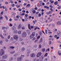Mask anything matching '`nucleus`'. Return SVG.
Listing matches in <instances>:
<instances>
[{
    "mask_svg": "<svg viewBox=\"0 0 61 61\" xmlns=\"http://www.w3.org/2000/svg\"><path fill=\"white\" fill-rule=\"evenodd\" d=\"M25 57V56L24 55H21L20 56V57H21V58H23V57Z\"/></svg>",
    "mask_w": 61,
    "mask_h": 61,
    "instance_id": "obj_28",
    "label": "nucleus"
},
{
    "mask_svg": "<svg viewBox=\"0 0 61 61\" xmlns=\"http://www.w3.org/2000/svg\"><path fill=\"white\" fill-rule=\"evenodd\" d=\"M0 36L2 38H3V39H4V37H3V36H2V34H0Z\"/></svg>",
    "mask_w": 61,
    "mask_h": 61,
    "instance_id": "obj_23",
    "label": "nucleus"
},
{
    "mask_svg": "<svg viewBox=\"0 0 61 61\" xmlns=\"http://www.w3.org/2000/svg\"><path fill=\"white\" fill-rule=\"evenodd\" d=\"M9 1L11 3H13V1H12V0H10Z\"/></svg>",
    "mask_w": 61,
    "mask_h": 61,
    "instance_id": "obj_49",
    "label": "nucleus"
},
{
    "mask_svg": "<svg viewBox=\"0 0 61 61\" xmlns=\"http://www.w3.org/2000/svg\"><path fill=\"white\" fill-rule=\"evenodd\" d=\"M49 13H50V14H52V12L51 11H49Z\"/></svg>",
    "mask_w": 61,
    "mask_h": 61,
    "instance_id": "obj_56",
    "label": "nucleus"
},
{
    "mask_svg": "<svg viewBox=\"0 0 61 61\" xmlns=\"http://www.w3.org/2000/svg\"><path fill=\"white\" fill-rule=\"evenodd\" d=\"M2 8L3 9H5H5L6 8V7L5 6V7L4 6H2Z\"/></svg>",
    "mask_w": 61,
    "mask_h": 61,
    "instance_id": "obj_45",
    "label": "nucleus"
},
{
    "mask_svg": "<svg viewBox=\"0 0 61 61\" xmlns=\"http://www.w3.org/2000/svg\"><path fill=\"white\" fill-rule=\"evenodd\" d=\"M47 58H46L44 60V61H47Z\"/></svg>",
    "mask_w": 61,
    "mask_h": 61,
    "instance_id": "obj_40",
    "label": "nucleus"
},
{
    "mask_svg": "<svg viewBox=\"0 0 61 61\" xmlns=\"http://www.w3.org/2000/svg\"><path fill=\"white\" fill-rule=\"evenodd\" d=\"M35 9L36 10H37V7H36L35 8Z\"/></svg>",
    "mask_w": 61,
    "mask_h": 61,
    "instance_id": "obj_63",
    "label": "nucleus"
},
{
    "mask_svg": "<svg viewBox=\"0 0 61 61\" xmlns=\"http://www.w3.org/2000/svg\"><path fill=\"white\" fill-rule=\"evenodd\" d=\"M12 29L13 30H14V31H15L16 29V28L14 26H13L12 27Z\"/></svg>",
    "mask_w": 61,
    "mask_h": 61,
    "instance_id": "obj_15",
    "label": "nucleus"
},
{
    "mask_svg": "<svg viewBox=\"0 0 61 61\" xmlns=\"http://www.w3.org/2000/svg\"><path fill=\"white\" fill-rule=\"evenodd\" d=\"M15 6H17V8H19V7L20 6V5H15Z\"/></svg>",
    "mask_w": 61,
    "mask_h": 61,
    "instance_id": "obj_31",
    "label": "nucleus"
},
{
    "mask_svg": "<svg viewBox=\"0 0 61 61\" xmlns=\"http://www.w3.org/2000/svg\"><path fill=\"white\" fill-rule=\"evenodd\" d=\"M21 30H19L18 31V35H21Z\"/></svg>",
    "mask_w": 61,
    "mask_h": 61,
    "instance_id": "obj_14",
    "label": "nucleus"
},
{
    "mask_svg": "<svg viewBox=\"0 0 61 61\" xmlns=\"http://www.w3.org/2000/svg\"><path fill=\"white\" fill-rule=\"evenodd\" d=\"M23 58L21 57H18L17 59V61H21L22 60Z\"/></svg>",
    "mask_w": 61,
    "mask_h": 61,
    "instance_id": "obj_7",
    "label": "nucleus"
},
{
    "mask_svg": "<svg viewBox=\"0 0 61 61\" xmlns=\"http://www.w3.org/2000/svg\"><path fill=\"white\" fill-rule=\"evenodd\" d=\"M48 53H46V54L44 55V56L46 57V56H47V54Z\"/></svg>",
    "mask_w": 61,
    "mask_h": 61,
    "instance_id": "obj_36",
    "label": "nucleus"
},
{
    "mask_svg": "<svg viewBox=\"0 0 61 61\" xmlns=\"http://www.w3.org/2000/svg\"><path fill=\"white\" fill-rule=\"evenodd\" d=\"M51 41H49V45H51Z\"/></svg>",
    "mask_w": 61,
    "mask_h": 61,
    "instance_id": "obj_48",
    "label": "nucleus"
},
{
    "mask_svg": "<svg viewBox=\"0 0 61 61\" xmlns=\"http://www.w3.org/2000/svg\"><path fill=\"white\" fill-rule=\"evenodd\" d=\"M50 10H51V11H52V12H53V9H52V8H50Z\"/></svg>",
    "mask_w": 61,
    "mask_h": 61,
    "instance_id": "obj_51",
    "label": "nucleus"
},
{
    "mask_svg": "<svg viewBox=\"0 0 61 61\" xmlns=\"http://www.w3.org/2000/svg\"><path fill=\"white\" fill-rule=\"evenodd\" d=\"M13 37L14 39L15 40H17L18 39V37L17 36V35H15L13 36Z\"/></svg>",
    "mask_w": 61,
    "mask_h": 61,
    "instance_id": "obj_6",
    "label": "nucleus"
},
{
    "mask_svg": "<svg viewBox=\"0 0 61 61\" xmlns=\"http://www.w3.org/2000/svg\"><path fill=\"white\" fill-rule=\"evenodd\" d=\"M36 56V54L32 53L30 55V56L32 57H35Z\"/></svg>",
    "mask_w": 61,
    "mask_h": 61,
    "instance_id": "obj_9",
    "label": "nucleus"
},
{
    "mask_svg": "<svg viewBox=\"0 0 61 61\" xmlns=\"http://www.w3.org/2000/svg\"><path fill=\"white\" fill-rule=\"evenodd\" d=\"M25 13H22L21 14V15L22 16H23V15H25Z\"/></svg>",
    "mask_w": 61,
    "mask_h": 61,
    "instance_id": "obj_52",
    "label": "nucleus"
},
{
    "mask_svg": "<svg viewBox=\"0 0 61 61\" xmlns=\"http://www.w3.org/2000/svg\"><path fill=\"white\" fill-rule=\"evenodd\" d=\"M39 58L40 59L43 60L44 58V56H41Z\"/></svg>",
    "mask_w": 61,
    "mask_h": 61,
    "instance_id": "obj_11",
    "label": "nucleus"
},
{
    "mask_svg": "<svg viewBox=\"0 0 61 61\" xmlns=\"http://www.w3.org/2000/svg\"><path fill=\"white\" fill-rule=\"evenodd\" d=\"M21 27H22V25L21 24H20L18 26L17 28L18 29H20L21 28Z\"/></svg>",
    "mask_w": 61,
    "mask_h": 61,
    "instance_id": "obj_10",
    "label": "nucleus"
},
{
    "mask_svg": "<svg viewBox=\"0 0 61 61\" xmlns=\"http://www.w3.org/2000/svg\"><path fill=\"white\" fill-rule=\"evenodd\" d=\"M57 35L58 36H61V32L59 31H57Z\"/></svg>",
    "mask_w": 61,
    "mask_h": 61,
    "instance_id": "obj_8",
    "label": "nucleus"
},
{
    "mask_svg": "<svg viewBox=\"0 0 61 61\" xmlns=\"http://www.w3.org/2000/svg\"><path fill=\"white\" fill-rule=\"evenodd\" d=\"M42 55V53L41 52H39L38 53L36 56L37 57H39L41 56Z\"/></svg>",
    "mask_w": 61,
    "mask_h": 61,
    "instance_id": "obj_2",
    "label": "nucleus"
},
{
    "mask_svg": "<svg viewBox=\"0 0 61 61\" xmlns=\"http://www.w3.org/2000/svg\"><path fill=\"white\" fill-rule=\"evenodd\" d=\"M2 29H5V27H3L2 28Z\"/></svg>",
    "mask_w": 61,
    "mask_h": 61,
    "instance_id": "obj_55",
    "label": "nucleus"
},
{
    "mask_svg": "<svg viewBox=\"0 0 61 61\" xmlns=\"http://www.w3.org/2000/svg\"><path fill=\"white\" fill-rule=\"evenodd\" d=\"M8 57V55H4L2 57V58L3 59H5L6 58H7Z\"/></svg>",
    "mask_w": 61,
    "mask_h": 61,
    "instance_id": "obj_5",
    "label": "nucleus"
},
{
    "mask_svg": "<svg viewBox=\"0 0 61 61\" xmlns=\"http://www.w3.org/2000/svg\"><path fill=\"white\" fill-rule=\"evenodd\" d=\"M39 14V12H36V15H38Z\"/></svg>",
    "mask_w": 61,
    "mask_h": 61,
    "instance_id": "obj_58",
    "label": "nucleus"
},
{
    "mask_svg": "<svg viewBox=\"0 0 61 61\" xmlns=\"http://www.w3.org/2000/svg\"><path fill=\"white\" fill-rule=\"evenodd\" d=\"M14 33H15V34H17V33H18V31H17V30H15L14 31Z\"/></svg>",
    "mask_w": 61,
    "mask_h": 61,
    "instance_id": "obj_18",
    "label": "nucleus"
},
{
    "mask_svg": "<svg viewBox=\"0 0 61 61\" xmlns=\"http://www.w3.org/2000/svg\"><path fill=\"white\" fill-rule=\"evenodd\" d=\"M3 19V17L2 16H0V20H2Z\"/></svg>",
    "mask_w": 61,
    "mask_h": 61,
    "instance_id": "obj_35",
    "label": "nucleus"
},
{
    "mask_svg": "<svg viewBox=\"0 0 61 61\" xmlns=\"http://www.w3.org/2000/svg\"><path fill=\"white\" fill-rule=\"evenodd\" d=\"M36 22H37V21H36V20H35V21L33 20L32 21V22L33 23H34V24H35L36 23Z\"/></svg>",
    "mask_w": 61,
    "mask_h": 61,
    "instance_id": "obj_22",
    "label": "nucleus"
},
{
    "mask_svg": "<svg viewBox=\"0 0 61 61\" xmlns=\"http://www.w3.org/2000/svg\"><path fill=\"white\" fill-rule=\"evenodd\" d=\"M26 32H27L28 34H29L30 33V31L29 30H27L26 31Z\"/></svg>",
    "mask_w": 61,
    "mask_h": 61,
    "instance_id": "obj_12",
    "label": "nucleus"
},
{
    "mask_svg": "<svg viewBox=\"0 0 61 61\" xmlns=\"http://www.w3.org/2000/svg\"><path fill=\"white\" fill-rule=\"evenodd\" d=\"M25 48H22L21 50L22 51H25Z\"/></svg>",
    "mask_w": 61,
    "mask_h": 61,
    "instance_id": "obj_29",
    "label": "nucleus"
},
{
    "mask_svg": "<svg viewBox=\"0 0 61 61\" xmlns=\"http://www.w3.org/2000/svg\"><path fill=\"white\" fill-rule=\"evenodd\" d=\"M39 48H42V46H41V45L40 44L39 45Z\"/></svg>",
    "mask_w": 61,
    "mask_h": 61,
    "instance_id": "obj_32",
    "label": "nucleus"
},
{
    "mask_svg": "<svg viewBox=\"0 0 61 61\" xmlns=\"http://www.w3.org/2000/svg\"><path fill=\"white\" fill-rule=\"evenodd\" d=\"M49 7H50L51 8H53V6H52V5H50L49 6Z\"/></svg>",
    "mask_w": 61,
    "mask_h": 61,
    "instance_id": "obj_39",
    "label": "nucleus"
},
{
    "mask_svg": "<svg viewBox=\"0 0 61 61\" xmlns=\"http://www.w3.org/2000/svg\"><path fill=\"white\" fill-rule=\"evenodd\" d=\"M9 26H13V25H12V23H10L9 25Z\"/></svg>",
    "mask_w": 61,
    "mask_h": 61,
    "instance_id": "obj_44",
    "label": "nucleus"
},
{
    "mask_svg": "<svg viewBox=\"0 0 61 61\" xmlns=\"http://www.w3.org/2000/svg\"><path fill=\"white\" fill-rule=\"evenodd\" d=\"M43 41V39H41L40 41V42H38V44H40V43H41V42H42Z\"/></svg>",
    "mask_w": 61,
    "mask_h": 61,
    "instance_id": "obj_16",
    "label": "nucleus"
},
{
    "mask_svg": "<svg viewBox=\"0 0 61 61\" xmlns=\"http://www.w3.org/2000/svg\"><path fill=\"white\" fill-rule=\"evenodd\" d=\"M35 34L36 33H35V32H33L32 33L31 35L35 36Z\"/></svg>",
    "mask_w": 61,
    "mask_h": 61,
    "instance_id": "obj_17",
    "label": "nucleus"
},
{
    "mask_svg": "<svg viewBox=\"0 0 61 61\" xmlns=\"http://www.w3.org/2000/svg\"><path fill=\"white\" fill-rule=\"evenodd\" d=\"M27 35V34H26V32H24L23 33L22 36L23 37H25Z\"/></svg>",
    "mask_w": 61,
    "mask_h": 61,
    "instance_id": "obj_1",
    "label": "nucleus"
},
{
    "mask_svg": "<svg viewBox=\"0 0 61 61\" xmlns=\"http://www.w3.org/2000/svg\"><path fill=\"white\" fill-rule=\"evenodd\" d=\"M18 10L20 11H22V9H18Z\"/></svg>",
    "mask_w": 61,
    "mask_h": 61,
    "instance_id": "obj_60",
    "label": "nucleus"
},
{
    "mask_svg": "<svg viewBox=\"0 0 61 61\" xmlns=\"http://www.w3.org/2000/svg\"><path fill=\"white\" fill-rule=\"evenodd\" d=\"M3 41L2 40H0V45H2V43H3Z\"/></svg>",
    "mask_w": 61,
    "mask_h": 61,
    "instance_id": "obj_21",
    "label": "nucleus"
},
{
    "mask_svg": "<svg viewBox=\"0 0 61 61\" xmlns=\"http://www.w3.org/2000/svg\"><path fill=\"white\" fill-rule=\"evenodd\" d=\"M34 36L32 35H30V39H32V38H33V37H34Z\"/></svg>",
    "mask_w": 61,
    "mask_h": 61,
    "instance_id": "obj_13",
    "label": "nucleus"
},
{
    "mask_svg": "<svg viewBox=\"0 0 61 61\" xmlns=\"http://www.w3.org/2000/svg\"><path fill=\"white\" fill-rule=\"evenodd\" d=\"M39 34L40 35H42V32L41 31H40Z\"/></svg>",
    "mask_w": 61,
    "mask_h": 61,
    "instance_id": "obj_64",
    "label": "nucleus"
},
{
    "mask_svg": "<svg viewBox=\"0 0 61 61\" xmlns=\"http://www.w3.org/2000/svg\"><path fill=\"white\" fill-rule=\"evenodd\" d=\"M40 38V36H39L37 37V39H39Z\"/></svg>",
    "mask_w": 61,
    "mask_h": 61,
    "instance_id": "obj_33",
    "label": "nucleus"
},
{
    "mask_svg": "<svg viewBox=\"0 0 61 61\" xmlns=\"http://www.w3.org/2000/svg\"><path fill=\"white\" fill-rule=\"evenodd\" d=\"M49 2H51V4L54 3V1H52V0H50Z\"/></svg>",
    "mask_w": 61,
    "mask_h": 61,
    "instance_id": "obj_26",
    "label": "nucleus"
},
{
    "mask_svg": "<svg viewBox=\"0 0 61 61\" xmlns=\"http://www.w3.org/2000/svg\"><path fill=\"white\" fill-rule=\"evenodd\" d=\"M10 47L11 48V49H13L15 48V47L13 46Z\"/></svg>",
    "mask_w": 61,
    "mask_h": 61,
    "instance_id": "obj_42",
    "label": "nucleus"
},
{
    "mask_svg": "<svg viewBox=\"0 0 61 61\" xmlns=\"http://www.w3.org/2000/svg\"><path fill=\"white\" fill-rule=\"evenodd\" d=\"M4 16L5 17L6 20H8V17L6 16L5 15Z\"/></svg>",
    "mask_w": 61,
    "mask_h": 61,
    "instance_id": "obj_34",
    "label": "nucleus"
},
{
    "mask_svg": "<svg viewBox=\"0 0 61 61\" xmlns=\"http://www.w3.org/2000/svg\"><path fill=\"white\" fill-rule=\"evenodd\" d=\"M15 52V51H13L12 52H10V54H14Z\"/></svg>",
    "mask_w": 61,
    "mask_h": 61,
    "instance_id": "obj_27",
    "label": "nucleus"
},
{
    "mask_svg": "<svg viewBox=\"0 0 61 61\" xmlns=\"http://www.w3.org/2000/svg\"><path fill=\"white\" fill-rule=\"evenodd\" d=\"M15 4H12V6L13 7H14V6H15Z\"/></svg>",
    "mask_w": 61,
    "mask_h": 61,
    "instance_id": "obj_62",
    "label": "nucleus"
},
{
    "mask_svg": "<svg viewBox=\"0 0 61 61\" xmlns=\"http://www.w3.org/2000/svg\"><path fill=\"white\" fill-rule=\"evenodd\" d=\"M1 52L0 53V55L2 56L4 54V50L3 49H1Z\"/></svg>",
    "mask_w": 61,
    "mask_h": 61,
    "instance_id": "obj_4",
    "label": "nucleus"
},
{
    "mask_svg": "<svg viewBox=\"0 0 61 61\" xmlns=\"http://www.w3.org/2000/svg\"><path fill=\"white\" fill-rule=\"evenodd\" d=\"M9 40H8V39H5V41H6V42H8V41Z\"/></svg>",
    "mask_w": 61,
    "mask_h": 61,
    "instance_id": "obj_50",
    "label": "nucleus"
},
{
    "mask_svg": "<svg viewBox=\"0 0 61 61\" xmlns=\"http://www.w3.org/2000/svg\"><path fill=\"white\" fill-rule=\"evenodd\" d=\"M13 60V58H10V61H12Z\"/></svg>",
    "mask_w": 61,
    "mask_h": 61,
    "instance_id": "obj_57",
    "label": "nucleus"
},
{
    "mask_svg": "<svg viewBox=\"0 0 61 61\" xmlns=\"http://www.w3.org/2000/svg\"><path fill=\"white\" fill-rule=\"evenodd\" d=\"M49 37H50V38H52V37H53V36H52L50 35L49 36Z\"/></svg>",
    "mask_w": 61,
    "mask_h": 61,
    "instance_id": "obj_54",
    "label": "nucleus"
},
{
    "mask_svg": "<svg viewBox=\"0 0 61 61\" xmlns=\"http://www.w3.org/2000/svg\"><path fill=\"white\" fill-rule=\"evenodd\" d=\"M21 29H23V30H24V29H25V27L24 26H22L21 27Z\"/></svg>",
    "mask_w": 61,
    "mask_h": 61,
    "instance_id": "obj_30",
    "label": "nucleus"
},
{
    "mask_svg": "<svg viewBox=\"0 0 61 61\" xmlns=\"http://www.w3.org/2000/svg\"><path fill=\"white\" fill-rule=\"evenodd\" d=\"M28 27L29 29L30 30H31V29H33L34 28V26H31L30 27V24L28 25Z\"/></svg>",
    "mask_w": 61,
    "mask_h": 61,
    "instance_id": "obj_3",
    "label": "nucleus"
},
{
    "mask_svg": "<svg viewBox=\"0 0 61 61\" xmlns=\"http://www.w3.org/2000/svg\"><path fill=\"white\" fill-rule=\"evenodd\" d=\"M60 23H61V22L60 21H58L57 23V25H59L60 24Z\"/></svg>",
    "mask_w": 61,
    "mask_h": 61,
    "instance_id": "obj_24",
    "label": "nucleus"
},
{
    "mask_svg": "<svg viewBox=\"0 0 61 61\" xmlns=\"http://www.w3.org/2000/svg\"><path fill=\"white\" fill-rule=\"evenodd\" d=\"M59 36H57V37H56V39H59Z\"/></svg>",
    "mask_w": 61,
    "mask_h": 61,
    "instance_id": "obj_47",
    "label": "nucleus"
},
{
    "mask_svg": "<svg viewBox=\"0 0 61 61\" xmlns=\"http://www.w3.org/2000/svg\"><path fill=\"white\" fill-rule=\"evenodd\" d=\"M40 60L39 59H38L36 60V61H39Z\"/></svg>",
    "mask_w": 61,
    "mask_h": 61,
    "instance_id": "obj_61",
    "label": "nucleus"
},
{
    "mask_svg": "<svg viewBox=\"0 0 61 61\" xmlns=\"http://www.w3.org/2000/svg\"><path fill=\"white\" fill-rule=\"evenodd\" d=\"M57 35H55L54 36V38H56V37H57Z\"/></svg>",
    "mask_w": 61,
    "mask_h": 61,
    "instance_id": "obj_53",
    "label": "nucleus"
},
{
    "mask_svg": "<svg viewBox=\"0 0 61 61\" xmlns=\"http://www.w3.org/2000/svg\"><path fill=\"white\" fill-rule=\"evenodd\" d=\"M49 51L50 50H49V48H48L47 50L46 51V52H47V51Z\"/></svg>",
    "mask_w": 61,
    "mask_h": 61,
    "instance_id": "obj_43",
    "label": "nucleus"
},
{
    "mask_svg": "<svg viewBox=\"0 0 61 61\" xmlns=\"http://www.w3.org/2000/svg\"><path fill=\"white\" fill-rule=\"evenodd\" d=\"M42 50L43 52H45L46 50L45 48H43L42 49Z\"/></svg>",
    "mask_w": 61,
    "mask_h": 61,
    "instance_id": "obj_25",
    "label": "nucleus"
},
{
    "mask_svg": "<svg viewBox=\"0 0 61 61\" xmlns=\"http://www.w3.org/2000/svg\"><path fill=\"white\" fill-rule=\"evenodd\" d=\"M10 38V35H9L8 36L7 38L8 39H9Z\"/></svg>",
    "mask_w": 61,
    "mask_h": 61,
    "instance_id": "obj_37",
    "label": "nucleus"
},
{
    "mask_svg": "<svg viewBox=\"0 0 61 61\" xmlns=\"http://www.w3.org/2000/svg\"><path fill=\"white\" fill-rule=\"evenodd\" d=\"M58 1H56L55 2V5H57V4H58Z\"/></svg>",
    "mask_w": 61,
    "mask_h": 61,
    "instance_id": "obj_19",
    "label": "nucleus"
},
{
    "mask_svg": "<svg viewBox=\"0 0 61 61\" xmlns=\"http://www.w3.org/2000/svg\"><path fill=\"white\" fill-rule=\"evenodd\" d=\"M61 8V6H59L58 7V9H60Z\"/></svg>",
    "mask_w": 61,
    "mask_h": 61,
    "instance_id": "obj_59",
    "label": "nucleus"
},
{
    "mask_svg": "<svg viewBox=\"0 0 61 61\" xmlns=\"http://www.w3.org/2000/svg\"><path fill=\"white\" fill-rule=\"evenodd\" d=\"M44 7L45 8H47L48 9H49V7L47 6H44Z\"/></svg>",
    "mask_w": 61,
    "mask_h": 61,
    "instance_id": "obj_20",
    "label": "nucleus"
},
{
    "mask_svg": "<svg viewBox=\"0 0 61 61\" xmlns=\"http://www.w3.org/2000/svg\"><path fill=\"white\" fill-rule=\"evenodd\" d=\"M38 16L39 17H40V16H41V14H39L38 15Z\"/></svg>",
    "mask_w": 61,
    "mask_h": 61,
    "instance_id": "obj_46",
    "label": "nucleus"
},
{
    "mask_svg": "<svg viewBox=\"0 0 61 61\" xmlns=\"http://www.w3.org/2000/svg\"><path fill=\"white\" fill-rule=\"evenodd\" d=\"M20 41H22L23 40V39L21 38H20L19 39Z\"/></svg>",
    "mask_w": 61,
    "mask_h": 61,
    "instance_id": "obj_38",
    "label": "nucleus"
},
{
    "mask_svg": "<svg viewBox=\"0 0 61 61\" xmlns=\"http://www.w3.org/2000/svg\"><path fill=\"white\" fill-rule=\"evenodd\" d=\"M36 10H33V14H35V13H36Z\"/></svg>",
    "mask_w": 61,
    "mask_h": 61,
    "instance_id": "obj_41",
    "label": "nucleus"
}]
</instances>
